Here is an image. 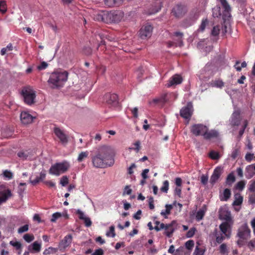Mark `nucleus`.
<instances>
[{
    "label": "nucleus",
    "mask_w": 255,
    "mask_h": 255,
    "mask_svg": "<svg viewBox=\"0 0 255 255\" xmlns=\"http://www.w3.org/2000/svg\"><path fill=\"white\" fill-rule=\"evenodd\" d=\"M114 149L110 146L102 145L99 147L92 156L93 166L96 168H104L114 164Z\"/></svg>",
    "instance_id": "obj_1"
},
{
    "label": "nucleus",
    "mask_w": 255,
    "mask_h": 255,
    "mask_svg": "<svg viewBox=\"0 0 255 255\" xmlns=\"http://www.w3.org/2000/svg\"><path fill=\"white\" fill-rule=\"evenodd\" d=\"M124 13L121 11H100L94 16V19L106 23H118L121 21Z\"/></svg>",
    "instance_id": "obj_2"
},
{
    "label": "nucleus",
    "mask_w": 255,
    "mask_h": 255,
    "mask_svg": "<svg viewBox=\"0 0 255 255\" xmlns=\"http://www.w3.org/2000/svg\"><path fill=\"white\" fill-rule=\"evenodd\" d=\"M68 73L66 71H57L51 73L48 80L50 87L52 89L61 87L68 79Z\"/></svg>",
    "instance_id": "obj_3"
},
{
    "label": "nucleus",
    "mask_w": 255,
    "mask_h": 255,
    "mask_svg": "<svg viewBox=\"0 0 255 255\" xmlns=\"http://www.w3.org/2000/svg\"><path fill=\"white\" fill-rule=\"evenodd\" d=\"M251 230L247 223L242 225L238 230L237 236L239 239L237 244L239 247L244 246L247 240L251 237Z\"/></svg>",
    "instance_id": "obj_4"
},
{
    "label": "nucleus",
    "mask_w": 255,
    "mask_h": 255,
    "mask_svg": "<svg viewBox=\"0 0 255 255\" xmlns=\"http://www.w3.org/2000/svg\"><path fill=\"white\" fill-rule=\"evenodd\" d=\"M200 11L197 8H193L180 23V26L186 28L192 25L199 17Z\"/></svg>",
    "instance_id": "obj_5"
},
{
    "label": "nucleus",
    "mask_w": 255,
    "mask_h": 255,
    "mask_svg": "<svg viewBox=\"0 0 255 255\" xmlns=\"http://www.w3.org/2000/svg\"><path fill=\"white\" fill-rule=\"evenodd\" d=\"M69 167V163L66 161L57 163L51 166L49 172L52 175L59 176L68 170Z\"/></svg>",
    "instance_id": "obj_6"
},
{
    "label": "nucleus",
    "mask_w": 255,
    "mask_h": 255,
    "mask_svg": "<svg viewBox=\"0 0 255 255\" xmlns=\"http://www.w3.org/2000/svg\"><path fill=\"white\" fill-rule=\"evenodd\" d=\"M24 102L29 105L34 103L35 92L30 86L24 87L21 91Z\"/></svg>",
    "instance_id": "obj_7"
},
{
    "label": "nucleus",
    "mask_w": 255,
    "mask_h": 255,
    "mask_svg": "<svg viewBox=\"0 0 255 255\" xmlns=\"http://www.w3.org/2000/svg\"><path fill=\"white\" fill-rule=\"evenodd\" d=\"M188 8L185 4L177 3L174 6L171 13L176 18H181L187 12Z\"/></svg>",
    "instance_id": "obj_8"
},
{
    "label": "nucleus",
    "mask_w": 255,
    "mask_h": 255,
    "mask_svg": "<svg viewBox=\"0 0 255 255\" xmlns=\"http://www.w3.org/2000/svg\"><path fill=\"white\" fill-rule=\"evenodd\" d=\"M152 30V26L149 23H146L140 29L139 36L142 39L149 38L151 36Z\"/></svg>",
    "instance_id": "obj_9"
},
{
    "label": "nucleus",
    "mask_w": 255,
    "mask_h": 255,
    "mask_svg": "<svg viewBox=\"0 0 255 255\" xmlns=\"http://www.w3.org/2000/svg\"><path fill=\"white\" fill-rule=\"evenodd\" d=\"M221 5L224 9L222 18L224 22L230 20L231 17V7L227 0H220Z\"/></svg>",
    "instance_id": "obj_10"
},
{
    "label": "nucleus",
    "mask_w": 255,
    "mask_h": 255,
    "mask_svg": "<svg viewBox=\"0 0 255 255\" xmlns=\"http://www.w3.org/2000/svg\"><path fill=\"white\" fill-rule=\"evenodd\" d=\"M208 127L203 124H195L192 126L191 131L195 136H204Z\"/></svg>",
    "instance_id": "obj_11"
},
{
    "label": "nucleus",
    "mask_w": 255,
    "mask_h": 255,
    "mask_svg": "<svg viewBox=\"0 0 255 255\" xmlns=\"http://www.w3.org/2000/svg\"><path fill=\"white\" fill-rule=\"evenodd\" d=\"M54 132L62 144L65 145L68 143L69 137L64 130L55 127L54 128Z\"/></svg>",
    "instance_id": "obj_12"
},
{
    "label": "nucleus",
    "mask_w": 255,
    "mask_h": 255,
    "mask_svg": "<svg viewBox=\"0 0 255 255\" xmlns=\"http://www.w3.org/2000/svg\"><path fill=\"white\" fill-rule=\"evenodd\" d=\"M193 113V106L191 103L189 102L186 106L183 107L180 112V116L185 119H190Z\"/></svg>",
    "instance_id": "obj_13"
},
{
    "label": "nucleus",
    "mask_w": 255,
    "mask_h": 255,
    "mask_svg": "<svg viewBox=\"0 0 255 255\" xmlns=\"http://www.w3.org/2000/svg\"><path fill=\"white\" fill-rule=\"evenodd\" d=\"M20 119L21 123L26 125L32 123L35 117L32 116L27 112L23 111L21 113Z\"/></svg>",
    "instance_id": "obj_14"
},
{
    "label": "nucleus",
    "mask_w": 255,
    "mask_h": 255,
    "mask_svg": "<svg viewBox=\"0 0 255 255\" xmlns=\"http://www.w3.org/2000/svg\"><path fill=\"white\" fill-rule=\"evenodd\" d=\"M241 121V113L239 110L235 111L232 114L230 122L232 127L239 126Z\"/></svg>",
    "instance_id": "obj_15"
},
{
    "label": "nucleus",
    "mask_w": 255,
    "mask_h": 255,
    "mask_svg": "<svg viewBox=\"0 0 255 255\" xmlns=\"http://www.w3.org/2000/svg\"><path fill=\"white\" fill-rule=\"evenodd\" d=\"M17 154L22 160L31 159L34 155V151L30 149L21 150L19 151Z\"/></svg>",
    "instance_id": "obj_16"
},
{
    "label": "nucleus",
    "mask_w": 255,
    "mask_h": 255,
    "mask_svg": "<svg viewBox=\"0 0 255 255\" xmlns=\"http://www.w3.org/2000/svg\"><path fill=\"white\" fill-rule=\"evenodd\" d=\"M219 228L222 234L225 235L227 238L231 237V225L229 222H223L219 226Z\"/></svg>",
    "instance_id": "obj_17"
},
{
    "label": "nucleus",
    "mask_w": 255,
    "mask_h": 255,
    "mask_svg": "<svg viewBox=\"0 0 255 255\" xmlns=\"http://www.w3.org/2000/svg\"><path fill=\"white\" fill-rule=\"evenodd\" d=\"M72 237L71 235L66 236L64 239L59 243L58 249L62 251L68 247L72 242Z\"/></svg>",
    "instance_id": "obj_18"
},
{
    "label": "nucleus",
    "mask_w": 255,
    "mask_h": 255,
    "mask_svg": "<svg viewBox=\"0 0 255 255\" xmlns=\"http://www.w3.org/2000/svg\"><path fill=\"white\" fill-rule=\"evenodd\" d=\"M118 96L116 94L107 93L105 95L104 100L109 105H116L118 103Z\"/></svg>",
    "instance_id": "obj_19"
},
{
    "label": "nucleus",
    "mask_w": 255,
    "mask_h": 255,
    "mask_svg": "<svg viewBox=\"0 0 255 255\" xmlns=\"http://www.w3.org/2000/svg\"><path fill=\"white\" fill-rule=\"evenodd\" d=\"M222 173V168L221 167H217L214 170L211 176L210 182L213 185L217 181Z\"/></svg>",
    "instance_id": "obj_20"
},
{
    "label": "nucleus",
    "mask_w": 255,
    "mask_h": 255,
    "mask_svg": "<svg viewBox=\"0 0 255 255\" xmlns=\"http://www.w3.org/2000/svg\"><path fill=\"white\" fill-rule=\"evenodd\" d=\"M11 196L12 193L9 189L4 190L0 192V205L5 202Z\"/></svg>",
    "instance_id": "obj_21"
},
{
    "label": "nucleus",
    "mask_w": 255,
    "mask_h": 255,
    "mask_svg": "<svg viewBox=\"0 0 255 255\" xmlns=\"http://www.w3.org/2000/svg\"><path fill=\"white\" fill-rule=\"evenodd\" d=\"M219 136V132L215 129L207 130L203 137L205 139L210 140L212 138H217Z\"/></svg>",
    "instance_id": "obj_22"
},
{
    "label": "nucleus",
    "mask_w": 255,
    "mask_h": 255,
    "mask_svg": "<svg viewBox=\"0 0 255 255\" xmlns=\"http://www.w3.org/2000/svg\"><path fill=\"white\" fill-rule=\"evenodd\" d=\"M175 224V222L173 221L171 223L166 224L164 235L167 237L170 238L172 237L173 232H174L175 229L173 227V225Z\"/></svg>",
    "instance_id": "obj_23"
},
{
    "label": "nucleus",
    "mask_w": 255,
    "mask_h": 255,
    "mask_svg": "<svg viewBox=\"0 0 255 255\" xmlns=\"http://www.w3.org/2000/svg\"><path fill=\"white\" fill-rule=\"evenodd\" d=\"M182 81V78L180 75H175L169 80V83L167 84V87H169L174 85L179 84L181 83Z\"/></svg>",
    "instance_id": "obj_24"
},
{
    "label": "nucleus",
    "mask_w": 255,
    "mask_h": 255,
    "mask_svg": "<svg viewBox=\"0 0 255 255\" xmlns=\"http://www.w3.org/2000/svg\"><path fill=\"white\" fill-rule=\"evenodd\" d=\"M207 206L204 205L196 213V220L197 221H200L202 220L204 218L205 213L207 211Z\"/></svg>",
    "instance_id": "obj_25"
},
{
    "label": "nucleus",
    "mask_w": 255,
    "mask_h": 255,
    "mask_svg": "<svg viewBox=\"0 0 255 255\" xmlns=\"http://www.w3.org/2000/svg\"><path fill=\"white\" fill-rule=\"evenodd\" d=\"M104 3L108 7L118 6L122 4L119 0H104Z\"/></svg>",
    "instance_id": "obj_26"
},
{
    "label": "nucleus",
    "mask_w": 255,
    "mask_h": 255,
    "mask_svg": "<svg viewBox=\"0 0 255 255\" xmlns=\"http://www.w3.org/2000/svg\"><path fill=\"white\" fill-rule=\"evenodd\" d=\"M13 129L10 127H6L2 129L1 134L3 137L8 138L12 135Z\"/></svg>",
    "instance_id": "obj_27"
},
{
    "label": "nucleus",
    "mask_w": 255,
    "mask_h": 255,
    "mask_svg": "<svg viewBox=\"0 0 255 255\" xmlns=\"http://www.w3.org/2000/svg\"><path fill=\"white\" fill-rule=\"evenodd\" d=\"M255 174V171L252 165H249L246 167V176L248 179L251 178Z\"/></svg>",
    "instance_id": "obj_28"
},
{
    "label": "nucleus",
    "mask_w": 255,
    "mask_h": 255,
    "mask_svg": "<svg viewBox=\"0 0 255 255\" xmlns=\"http://www.w3.org/2000/svg\"><path fill=\"white\" fill-rule=\"evenodd\" d=\"M166 97L167 94H163L161 95L160 97L154 99L152 101L155 104L160 103L161 104H164L167 101Z\"/></svg>",
    "instance_id": "obj_29"
},
{
    "label": "nucleus",
    "mask_w": 255,
    "mask_h": 255,
    "mask_svg": "<svg viewBox=\"0 0 255 255\" xmlns=\"http://www.w3.org/2000/svg\"><path fill=\"white\" fill-rule=\"evenodd\" d=\"M41 249V245L38 244L37 242H34L32 245H29L28 247V250L30 252H39Z\"/></svg>",
    "instance_id": "obj_30"
},
{
    "label": "nucleus",
    "mask_w": 255,
    "mask_h": 255,
    "mask_svg": "<svg viewBox=\"0 0 255 255\" xmlns=\"http://www.w3.org/2000/svg\"><path fill=\"white\" fill-rule=\"evenodd\" d=\"M165 210H163L161 212V215L165 218H167V215L170 214L171 210L173 208V206L170 204H166L165 205Z\"/></svg>",
    "instance_id": "obj_31"
},
{
    "label": "nucleus",
    "mask_w": 255,
    "mask_h": 255,
    "mask_svg": "<svg viewBox=\"0 0 255 255\" xmlns=\"http://www.w3.org/2000/svg\"><path fill=\"white\" fill-rule=\"evenodd\" d=\"M221 218L222 220H225V222L230 223L232 221V217L231 214L229 212H223L220 214Z\"/></svg>",
    "instance_id": "obj_32"
},
{
    "label": "nucleus",
    "mask_w": 255,
    "mask_h": 255,
    "mask_svg": "<svg viewBox=\"0 0 255 255\" xmlns=\"http://www.w3.org/2000/svg\"><path fill=\"white\" fill-rule=\"evenodd\" d=\"M174 35L178 37L177 40L178 44H176V47L179 46L181 47L183 45L182 37L183 36V33L181 32H175L174 33Z\"/></svg>",
    "instance_id": "obj_33"
},
{
    "label": "nucleus",
    "mask_w": 255,
    "mask_h": 255,
    "mask_svg": "<svg viewBox=\"0 0 255 255\" xmlns=\"http://www.w3.org/2000/svg\"><path fill=\"white\" fill-rule=\"evenodd\" d=\"M243 201V197L240 194H235V200L233 203L234 206L241 205Z\"/></svg>",
    "instance_id": "obj_34"
},
{
    "label": "nucleus",
    "mask_w": 255,
    "mask_h": 255,
    "mask_svg": "<svg viewBox=\"0 0 255 255\" xmlns=\"http://www.w3.org/2000/svg\"><path fill=\"white\" fill-rule=\"evenodd\" d=\"M231 191L228 189L226 188L224 190L223 192V196L220 197V200L221 201H227L231 197Z\"/></svg>",
    "instance_id": "obj_35"
},
{
    "label": "nucleus",
    "mask_w": 255,
    "mask_h": 255,
    "mask_svg": "<svg viewBox=\"0 0 255 255\" xmlns=\"http://www.w3.org/2000/svg\"><path fill=\"white\" fill-rule=\"evenodd\" d=\"M211 85L212 87L222 88L224 86V83L222 80L220 79H217L214 81H212L211 83Z\"/></svg>",
    "instance_id": "obj_36"
},
{
    "label": "nucleus",
    "mask_w": 255,
    "mask_h": 255,
    "mask_svg": "<svg viewBox=\"0 0 255 255\" xmlns=\"http://www.w3.org/2000/svg\"><path fill=\"white\" fill-rule=\"evenodd\" d=\"M89 155V152L88 151H82L79 154L77 158L78 162H82L88 157Z\"/></svg>",
    "instance_id": "obj_37"
},
{
    "label": "nucleus",
    "mask_w": 255,
    "mask_h": 255,
    "mask_svg": "<svg viewBox=\"0 0 255 255\" xmlns=\"http://www.w3.org/2000/svg\"><path fill=\"white\" fill-rule=\"evenodd\" d=\"M208 24L209 20L207 18L203 19L198 30L201 32L204 31L206 27L208 25Z\"/></svg>",
    "instance_id": "obj_38"
},
{
    "label": "nucleus",
    "mask_w": 255,
    "mask_h": 255,
    "mask_svg": "<svg viewBox=\"0 0 255 255\" xmlns=\"http://www.w3.org/2000/svg\"><path fill=\"white\" fill-rule=\"evenodd\" d=\"M236 180L235 177L233 173H230L226 178V184L231 185Z\"/></svg>",
    "instance_id": "obj_39"
},
{
    "label": "nucleus",
    "mask_w": 255,
    "mask_h": 255,
    "mask_svg": "<svg viewBox=\"0 0 255 255\" xmlns=\"http://www.w3.org/2000/svg\"><path fill=\"white\" fill-rule=\"evenodd\" d=\"M221 8L219 6H216L213 8V16L218 17L221 15Z\"/></svg>",
    "instance_id": "obj_40"
},
{
    "label": "nucleus",
    "mask_w": 255,
    "mask_h": 255,
    "mask_svg": "<svg viewBox=\"0 0 255 255\" xmlns=\"http://www.w3.org/2000/svg\"><path fill=\"white\" fill-rule=\"evenodd\" d=\"M220 252L223 255H228L229 252L226 244H222L220 246Z\"/></svg>",
    "instance_id": "obj_41"
},
{
    "label": "nucleus",
    "mask_w": 255,
    "mask_h": 255,
    "mask_svg": "<svg viewBox=\"0 0 255 255\" xmlns=\"http://www.w3.org/2000/svg\"><path fill=\"white\" fill-rule=\"evenodd\" d=\"M169 189V182L168 180H165L163 182L162 186L160 188L161 191L164 193H167Z\"/></svg>",
    "instance_id": "obj_42"
},
{
    "label": "nucleus",
    "mask_w": 255,
    "mask_h": 255,
    "mask_svg": "<svg viewBox=\"0 0 255 255\" xmlns=\"http://www.w3.org/2000/svg\"><path fill=\"white\" fill-rule=\"evenodd\" d=\"M12 50V44L9 43L7 45L6 47L3 48L0 51V54L1 55H4L7 51H11Z\"/></svg>",
    "instance_id": "obj_43"
},
{
    "label": "nucleus",
    "mask_w": 255,
    "mask_h": 255,
    "mask_svg": "<svg viewBox=\"0 0 255 255\" xmlns=\"http://www.w3.org/2000/svg\"><path fill=\"white\" fill-rule=\"evenodd\" d=\"M245 185H246V182L244 180H242V181L238 182L237 183L236 188V189H237L240 191H242L244 189V188L245 187Z\"/></svg>",
    "instance_id": "obj_44"
},
{
    "label": "nucleus",
    "mask_w": 255,
    "mask_h": 255,
    "mask_svg": "<svg viewBox=\"0 0 255 255\" xmlns=\"http://www.w3.org/2000/svg\"><path fill=\"white\" fill-rule=\"evenodd\" d=\"M24 240L27 243H30L34 240V237L32 234H26L23 236Z\"/></svg>",
    "instance_id": "obj_45"
},
{
    "label": "nucleus",
    "mask_w": 255,
    "mask_h": 255,
    "mask_svg": "<svg viewBox=\"0 0 255 255\" xmlns=\"http://www.w3.org/2000/svg\"><path fill=\"white\" fill-rule=\"evenodd\" d=\"M106 236L107 237H111L113 238L115 237L116 234L115 233V227L114 226H111L110 227L109 231L106 233Z\"/></svg>",
    "instance_id": "obj_46"
},
{
    "label": "nucleus",
    "mask_w": 255,
    "mask_h": 255,
    "mask_svg": "<svg viewBox=\"0 0 255 255\" xmlns=\"http://www.w3.org/2000/svg\"><path fill=\"white\" fill-rule=\"evenodd\" d=\"M6 2L4 0L0 1V11L4 13L6 11Z\"/></svg>",
    "instance_id": "obj_47"
},
{
    "label": "nucleus",
    "mask_w": 255,
    "mask_h": 255,
    "mask_svg": "<svg viewBox=\"0 0 255 255\" xmlns=\"http://www.w3.org/2000/svg\"><path fill=\"white\" fill-rule=\"evenodd\" d=\"M62 215L61 213L56 212L52 214V218L50 220L51 222H55L56 221L61 217H62Z\"/></svg>",
    "instance_id": "obj_48"
},
{
    "label": "nucleus",
    "mask_w": 255,
    "mask_h": 255,
    "mask_svg": "<svg viewBox=\"0 0 255 255\" xmlns=\"http://www.w3.org/2000/svg\"><path fill=\"white\" fill-rule=\"evenodd\" d=\"M3 176L7 179L8 180L11 179L13 177V174L12 173L9 171V170H5L3 172Z\"/></svg>",
    "instance_id": "obj_49"
},
{
    "label": "nucleus",
    "mask_w": 255,
    "mask_h": 255,
    "mask_svg": "<svg viewBox=\"0 0 255 255\" xmlns=\"http://www.w3.org/2000/svg\"><path fill=\"white\" fill-rule=\"evenodd\" d=\"M185 246L187 249L191 250L194 246V242L193 240H189L186 242Z\"/></svg>",
    "instance_id": "obj_50"
},
{
    "label": "nucleus",
    "mask_w": 255,
    "mask_h": 255,
    "mask_svg": "<svg viewBox=\"0 0 255 255\" xmlns=\"http://www.w3.org/2000/svg\"><path fill=\"white\" fill-rule=\"evenodd\" d=\"M209 156L211 159L214 160L218 159L220 157L219 153L214 151H211L210 152Z\"/></svg>",
    "instance_id": "obj_51"
},
{
    "label": "nucleus",
    "mask_w": 255,
    "mask_h": 255,
    "mask_svg": "<svg viewBox=\"0 0 255 255\" xmlns=\"http://www.w3.org/2000/svg\"><path fill=\"white\" fill-rule=\"evenodd\" d=\"M140 141L138 140L136 141L133 144L132 146L131 147L128 148L130 149L135 150H136V152H138L140 149Z\"/></svg>",
    "instance_id": "obj_52"
},
{
    "label": "nucleus",
    "mask_w": 255,
    "mask_h": 255,
    "mask_svg": "<svg viewBox=\"0 0 255 255\" xmlns=\"http://www.w3.org/2000/svg\"><path fill=\"white\" fill-rule=\"evenodd\" d=\"M226 238V237L225 235L223 234H221L220 235H217L216 241L218 244H221L223 241V240L225 239Z\"/></svg>",
    "instance_id": "obj_53"
},
{
    "label": "nucleus",
    "mask_w": 255,
    "mask_h": 255,
    "mask_svg": "<svg viewBox=\"0 0 255 255\" xmlns=\"http://www.w3.org/2000/svg\"><path fill=\"white\" fill-rule=\"evenodd\" d=\"M204 254V250L202 249L196 247L193 255H203Z\"/></svg>",
    "instance_id": "obj_54"
},
{
    "label": "nucleus",
    "mask_w": 255,
    "mask_h": 255,
    "mask_svg": "<svg viewBox=\"0 0 255 255\" xmlns=\"http://www.w3.org/2000/svg\"><path fill=\"white\" fill-rule=\"evenodd\" d=\"M220 32L219 26L217 25L213 27L211 32V34L213 36H217L219 35Z\"/></svg>",
    "instance_id": "obj_55"
},
{
    "label": "nucleus",
    "mask_w": 255,
    "mask_h": 255,
    "mask_svg": "<svg viewBox=\"0 0 255 255\" xmlns=\"http://www.w3.org/2000/svg\"><path fill=\"white\" fill-rule=\"evenodd\" d=\"M9 244L15 247L16 250H19L21 247V244L19 242L11 241L10 242Z\"/></svg>",
    "instance_id": "obj_56"
},
{
    "label": "nucleus",
    "mask_w": 255,
    "mask_h": 255,
    "mask_svg": "<svg viewBox=\"0 0 255 255\" xmlns=\"http://www.w3.org/2000/svg\"><path fill=\"white\" fill-rule=\"evenodd\" d=\"M196 231V229L195 228H191L187 233L186 236L188 238H192L194 234H195V232Z\"/></svg>",
    "instance_id": "obj_57"
},
{
    "label": "nucleus",
    "mask_w": 255,
    "mask_h": 255,
    "mask_svg": "<svg viewBox=\"0 0 255 255\" xmlns=\"http://www.w3.org/2000/svg\"><path fill=\"white\" fill-rule=\"evenodd\" d=\"M57 249L52 248V247H49L48 249H45L44 251L43 252L44 255H49L52 252H56L57 251Z\"/></svg>",
    "instance_id": "obj_58"
},
{
    "label": "nucleus",
    "mask_w": 255,
    "mask_h": 255,
    "mask_svg": "<svg viewBox=\"0 0 255 255\" xmlns=\"http://www.w3.org/2000/svg\"><path fill=\"white\" fill-rule=\"evenodd\" d=\"M29 226L28 225H25L18 229V233L21 234L22 233L27 232L28 230Z\"/></svg>",
    "instance_id": "obj_59"
},
{
    "label": "nucleus",
    "mask_w": 255,
    "mask_h": 255,
    "mask_svg": "<svg viewBox=\"0 0 255 255\" xmlns=\"http://www.w3.org/2000/svg\"><path fill=\"white\" fill-rule=\"evenodd\" d=\"M166 224H164V223H160L159 226H155L154 227V230L158 232L162 229H165Z\"/></svg>",
    "instance_id": "obj_60"
},
{
    "label": "nucleus",
    "mask_w": 255,
    "mask_h": 255,
    "mask_svg": "<svg viewBox=\"0 0 255 255\" xmlns=\"http://www.w3.org/2000/svg\"><path fill=\"white\" fill-rule=\"evenodd\" d=\"M68 183V178L66 176H63L60 180V184L63 186H66Z\"/></svg>",
    "instance_id": "obj_61"
},
{
    "label": "nucleus",
    "mask_w": 255,
    "mask_h": 255,
    "mask_svg": "<svg viewBox=\"0 0 255 255\" xmlns=\"http://www.w3.org/2000/svg\"><path fill=\"white\" fill-rule=\"evenodd\" d=\"M239 152H240V151H239V149L236 148V149H234L231 153V157L233 159H235L239 155Z\"/></svg>",
    "instance_id": "obj_62"
},
{
    "label": "nucleus",
    "mask_w": 255,
    "mask_h": 255,
    "mask_svg": "<svg viewBox=\"0 0 255 255\" xmlns=\"http://www.w3.org/2000/svg\"><path fill=\"white\" fill-rule=\"evenodd\" d=\"M254 157V154L253 153H247L245 155V159L249 162H251Z\"/></svg>",
    "instance_id": "obj_63"
},
{
    "label": "nucleus",
    "mask_w": 255,
    "mask_h": 255,
    "mask_svg": "<svg viewBox=\"0 0 255 255\" xmlns=\"http://www.w3.org/2000/svg\"><path fill=\"white\" fill-rule=\"evenodd\" d=\"M248 246L252 251L255 248V239L251 240L248 243Z\"/></svg>",
    "instance_id": "obj_64"
}]
</instances>
